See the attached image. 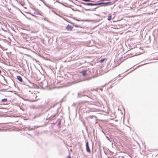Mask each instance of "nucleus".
<instances>
[{
  "instance_id": "f257e3e1",
  "label": "nucleus",
  "mask_w": 158,
  "mask_h": 158,
  "mask_svg": "<svg viewBox=\"0 0 158 158\" xmlns=\"http://www.w3.org/2000/svg\"><path fill=\"white\" fill-rule=\"evenodd\" d=\"M86 149L87 152H90V150L89 148L88 144V142H87L86 143Z\"/></svg>"
},
{
  "instance_id": "f03ea898",
  "label": "nucleus",
  "mask_w": 158,
  "mask_h": 158,
  "mask_svg": "<svg viewBox=\"0 0 158 158\" xmlns=\"http://www.w3.org/2000/svg\"><path fill=\"white\" fill-rule=\"evenodd\" d=\"M73 27L70 25H68L66 27V29L68 31H71L72 30Z\"/></svg>"
},
{
  "instance_id": "7ed1b4c3",
  "label": "nucleus",
  "mask_w": 158,
  "mask_h": 158,
  "mask_svg": "<svg viewBox=\"0 0 158 158\" xmlns=\"http://www.w3.org/2000/svg\"><path fill=\"white\" fill-rule=\"evenodd\" d=\"M82 3L87 6H94V3H85L82 2Z\"/></svg>"
},
{
  "instance_id": "20e7f679",
  "label": "nucleus",
  "mask_w": 158,
  "mask_h": 158,
  "mask_svg": "<svg viewBox=\"0 0 158 158\" xmlns=\"http://www.w3.org/2000/svg\"><path fill=\"white\" fill-rule=\"evenodd\" d=\"M17 78L19 81L20 82H22L23 81V79L21 77H20V76H17Z\"/></svg>"
},
{
  "instance_id": "39448f33",
  "label": "nucleus",
  "mask_w": 158,
  "mask_h": 158,
  "mask_svg": "<svg viewBox=\"0 0 158 158\" xmlns=\"http://www.w3.org/2000/svg\"><path fill=\"white\" fill-rule=\"evenodd\" d=\"M82 75L83 76H85L87 75V71L84 70L82 72Z\"/></svg>"
},
{
  "instance_id": "423d86ee",
  "label": "nucleus",
  "mask_w": 158,
  "mask_h": 158,
  "mask_svg": "<svg viewBox=\"0 0 158 158\" xmlns=\"http://www.w3.org/2000/svg\"><path fill=\"white\" fill-rule=\"evenodd\" d=\"M57 114H55L54 115L51 116L50 117L51 119H54L56 116L57 115Z\"/></svg>"
},
{
  "instance_id": "0eeeda50",
  "label": "nucleus",
  "mask_w": 158,
  "mask_h": 158,
  "mask_svg": "<svg viewBox=\"0 0 158 158\" xmlns=\"http://www.w3.org/2000/svg\"><path fill=\"white\" fill-rule=\"evenodd\" d=\"M103 4V2H99L97 3H94V6H97Z\"/></svg>"
},
{
  "instance_id": "6e6552de",
  "label": "nucleus",
  "mask_w": 158,
  "mask_h": 158,
  "mask_svg": "<svg viewBox=\"0 0 158 158\" xmlns=\"http://www.w3.org/2000/svg\"><path fill=\"white\" fill-rule=\"evenodd\" d=\"M105 60H107V59H102L100 60V63H102L103 62V61Z\"/></svg>"
},
{
  "instance_id": "1a4fd4ad",
  "label": "nucleus",
  "mask_w": 158,
  "mask_h": 158,
  "mask_svg": "<svg viewBox=\"0 0 158 158\" xmlns=\"http://www.w3.org/2000/svg\"><path fill=\"white\" fill-rule=\"evenodd\" d=\"M29 92L30 93H31V97H34V95H32V94H33V93L32 92V91L31 90H29Z\"/></svg>"
},
{
  "instance_id": "9d476101",
  "label": "nucleus",
  "mask_w": 158,
  "mask_h": 158,
  "mask_svg": "<svg viewBox=\"0 0 158 158\" xmlns=\"http://www.w3.org/2000/svg\"><path fill=\"white\" fill-rule=\"evenodd\" d=\"M7 101V99L6 98H4L3 99H2V102H6V101Z\"/></svg>"
},
{
  "instance_id": "9b49d317",
  "label": "nucleus",
  "mask_w": 158,
  "mask_h": 158,
  "mask_svg": "<svg viewBox=\"0 0 158 158\" xmlns=\"http://www.w3.org/2000/svg\"><path fill=\"white\" fill-rule=\"evenodd\" d=\"M111 15L110 16H109L108 17V18H107V19H108V20L110 21V20H111Z\"/></svg>"
},
{
  "instance_id": "f8f14e48",
  "label": "nucleus",
  "mask_w": 158,
  "mask_h": 158,
  "mask_svg": "<svg viewBox=\"0 0 158 158\" xmlns=\"http://www.w3.org/2000/svg\"><path fill=\"white\" fill-rule=\"evenodd\" d=\"M110 3V2H103V4H107Z\"/></svg>"
},
{
  "instance_id": "ddd939ff",
  "label": "nucleus",
  "mask_w": 158,
  "mask_h": 158,
  "mask_svg": "<svg viewBox=\"0 0 158 158\" xmlns=\"http://www.w3.org/2000/svg\"><path fill=\"white\" fill-rule=\"evenodd\" d=\"M82 0L84 1H85V2H92V1L90 0Z\"/></svg>"
},
{
  "instance_id": "4468645a",
  "label": "nucleus",
  "mask_w": 158,
  "mask_h": 158,
  "mask_svg": "<svg viewBox=\"0 0 158 158\" xmlns=\"http://www.w3.org/2000/svg\"><path fill=\"white\" fill-rule=\"evenodd\" d=\"M106 138H107V139L108 140H109L110 141H111L112 140H110V139H109V137H106Z\"/></svg>"
},
{
  "instance_id": "2eb2a0df",
  "label": "nucleus",
  "mask_w": 158,
  "mask_h": 158,
  "mask_svg": "<svg viewBox=\"0 0 158 158\" xmlns=\"http://www.w3.org/2000/svg\"><path fill=\"white\" fill-rule=\"evenodd\" d=\"M93 116H89V117H90V118H93Z\"/></svg>"
},
{
  "instance_id": "dca6fc26",
  "label": "nucleus",
  "mask_w": 158,
  "mask_h": 158,
  "mask_svg": "<svg viewBox=\"0 0 158 158\" xmlns=\"http://www.w3.org/2000/svg\"><path fill=\"white\" fill-rule=\"evenodd\" d=\"M34 95H35L34 96V97L35 98H36V97H35V96H36V95L35 94H34Z\"/></svg>"
},
{
  "instance_id": "f3484780",
  "label": "nucleus",
  "mask_w": 158,
  "mask_h": 158,
  "mask_svg": "<svg viewBox=\"0 0 158 158\" xmlns=\"http://www.w3.org/2000/svg\"><path fill=\"white\" fill-rule=\"evenodd\" d=\"M91 79V78H89L88 79H87V80H90V79Z\"/></svg>"
},
{
  "instance_id": "a211bd4d",
  "label": "nucleus",
  "mask_w": 158,
  "mask_h": 158,
  "mask_svg": "<svg viewBox=\"0 0 158 158\" xmlns=\"http://www.w3.org/2000/svg\"><path fill=\"white\" fill-rule=\"evenodd\" d=\"M67 158H71V157L69 156Z\"/></svg>"
},
{
  "instance_id": "6ab92c4d",
  "label": "nucleus",
  "mask_w": 158,
  "mask_h": 158,
  "mask_svg": "<svg viewBox=\"0 0 158 158\" xmlns=\"http://www.w3.org/2000/svg\"><path fill=\"white\" fill-rule=\"evenodd\" d=\"M36 100H35V99H33V101H35Z\"/></svg>"
},
{
  "instance_id": "aec40b11",
  "label": "nucleus",
  "mask_w": 158,
  "mask_h": 158,
  "mask_svg": "<svg viewBox=\"0 0 158 158\" xmlns=\"http://www.w3.org/2000/svg\"><path fill=\"white\" fill-rule=\"evenodd\" d=\"M33 129V128H31V130H32V129Z\"/></svg>"
},
{
  "instance_id": "412c9836",
  "label": "nucleus",
  "mask_w": 158,
  "mask_h": 158,
  "mask_svg": "<svg viewBox=\"0 0 158 158\" xmlns=\"http://www.w3.org/2000/svg\"><path fill=\"white\" fill-rule=\"evenodd\" d=\"M1 73V70H0V74Z\"/></svg>"
},
{
  "instance_id": "4be33fe9",
  "label": "nucleus",
  "mask_w": 158,
  "mask_h": 158,
  "mask_svg": "<svg viewBox=\"0 0 158 158\" xmlns=\"http://www.w3.org/2000/svg\"><path fill=\"white\" fill-rule=\"evenodd\" d=\"M89 10V9H88V10Z\"/></svg>"
}]
</instances>
